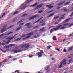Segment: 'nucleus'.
Listing matches in <instances>:
<instances>
[{"mask_svg": "<svg viewBox=\"0 0 73 73\" xmlns=\"http://www.w3.org/2000/svg\"><path fill=\"white\" fill-rule=\"evenodd\" d=\"M37 16H38V15H35L33 17L30 18L29 19V20H32V19H35V18H36V17H37Z\"/></svg>", "mask_w": 73, "mask_h": 73, "instance_id": "nucleus-8", "label": "nucleus"}, {"mask_svg": "<svg viewBox=\"0 0 73 73\" xmlns=\"http://www.w3.org/2000/svg\"><path fill=\"white\" fill-rule=\"evenodd\" d=\"M73 24H71L70 25V27H71V26H72V25H73Z\"/></svg>", "mask_w": 73, "mask_h": 73, "instance_id": "nucleus-64", "label": "nucleus"}, {"mask_svg": "<svg viewBox=\"0 0 73 73\" xmlns=\"http://www.w3.org/2000/svg\"><path fill=\"white\" fill-rule=\"evenodd\" d=\"M20 72V70H16L15 71V73H16V72Z\"/></svg>", "mask_w": 73, "mask_h": 73, "instance_id": "nucleus-35", "label": "nucleus"}, {"mask_svg": "<svg viewBox=\"0 0 73 73\" xmlns=\"http://www.w3.org/2000/svg\"><path fill=\"white\" fill-rule=\"evenodd\" d=\"M70 19H71V18H70L66 20L65 21V22H67V21H69V20H70Z\"/></svg>", "mask_w": 73, "mask_h": 73, "instance_id": "nucleus-28", "label": "nucleus"}, {"mask_svg": "<svg viewBox=\"0 0 73 73\" xmlns=\"http://www.w3.org/2000/svg\"><path fill=\"white\" fill-rule=\"evenodd\" d=\"M68 23H66V24H64L63 25L64 26H65V25H68Z\"/></svg>", "mask_w": 73, "mask_h": 73, "instance_id": "nucleus-46", "label": "nucleus"}, {"mask_svg": "<svg viewBox=\"0 0 73 73\" xmlns=\"http://www.w3.org/2000/svg\"><path fill=\"white\" fill-rule=\"evenodd\" d=\"M33 57V56L32 55H31V56H29V57L30 58H31V57Z\"/></svg>", "mask_w": 73, "mask_h": 73, "instance_id": "nucleus-55", "label": "nucleus"}, {"mask_svg": "<svg viewBox=\"0 0 73 73\" xmlns=\"http://www.w3.org/2000/svg\"><path fill=\"white\" fill-rule=\"evenodd\" d=\"M73 48V47H72L70 48H69L68 50V51H70V50H72V49Z\"/></svg>", "mask_w": 73, "mask_h": 73, "instance_id": "nucleus-23", "label": "nucleus"}, {"mask_svg": "<svg viewBox=\"0 0 73 73\" xmlns=\"http://www.w3.org/2000/svg\"><path fill=\"white\" fill-rule=\"evenodd\" d=\"M45 23H43L42 24V25H41L42 26H44V25H45Z\"/></svg>", "mask_w": 73, "mask_h": 73, "instance_id": "nucleus-48", "label": "nucleus"}, {"mask_svg": "<svg viewBox=\"0 0 73 73\" xmlns=\"http://www.w3.org/2000/svg\"><path fill=\"white\" fill-rule=\"evenodd\" d=\"M31 46V45H28L27 44H25V48H28V47H29Z\"/></svg>", "mask_w": 73, "mask_h": 73, "instance_id": "nucleus-12", "label": "nucleus"}, {"mask_svg": "<svg viewBox=\"0 0 73 73\" xmlns=\"http://www.w3.org/2000/svg\"><path fill=\"white\" fill-rule=\"evenodd\" d=\"M54 14L53 13L51 15H50L49 16H48V17H51V16H53V15H54Z\"/></svg>", "mask_w": 73, "mask_h": 73, "instance_id": "nucleus-27", "label": "nucleus"}, {"mask_svg": "<svg viewBox=\"0 0 73 73\" xmlns=\"http://www.w3.org/2000/svg\"><path fill=\"white\" fill-rule=\"evenodd\" d=\"M38 26H35L33 27V29H35L36 28H38Z\"/></svg>", "mask_w": 73, "mask_h": 73, "instance_id": "nucleus-39", "label": "nucleus"}, {"mask_svg": "<svg viewBox=\"0 0 73 73\" xmlns=\"http://www.w3.org/2000/svg\"><path fill=\"white\" fill-rule=\"evenodd\" d=\"M44 29H45V28H43L40 29L39 30V31H40V32L43 31L44 30Z\"/></svg>", "mask_w": 73, "mask_h": 73, "instance_id": "nucleus-18", "label": "nucleus"}, {"mask_svg": "<svg viewBox=\"0 0 73 73\" xmlns=\"http://www.w3.org/2000/svg\"><path fill=\"white\" fill-rule=\"evenodd\" d=\"M66 11H67L66 9H64V11H65V12Z\"/></svg>", "mask_w": 73, "mask_h": 73, "instance_id": "nucleus-60", "label": "nucleus"}, {"mask_svg": "<svg viewBox=\"0 0 73 73\" xmlns=\"http://www.w3.org/2000/svg\"><path fill=\"white\" fill-rule=\"evenodd\" d=\"M53 27H54V26H51V27H49V29H50V28H53Z\"/></svg>", "mask_w": 73, "mask_h": 73, "instance_id": "nucleus-59", "label": "nucleus"}, {"mask_svg": "<svg viewBox=\"0 0 73 73\" xmlns=\"http://www.w3.org/2000/svg\"><path fill=\"white\" fill-rule=\"evenodd\" d=\"M44 54V52H38V53H37L36 55H35V56H38V57L40 58L42 56V54Z\"/></svg>", "mask_w": 73, "mask_h": 73, "instance_id": "nucleus-4", "label": "nucleus"}, {"mask_svg": "<svg viewBox=\"0 0 73 73\" xmlns=\"http://www.w3.org/2000/svg\"><path fill=\"white\" fill-rule=\"evenodd\" d=\"M13 52H14L15 53H17L21 52H22V51L21 50H14Z\"/></svg>", "mask_w": 73, "mask_h": 73, "instance_id": "nucleus-7", "label": "nucleus"}, {"mask_svg": "<svg viewBox=\"0 0 73 73\" xmlns=\"http://www.w3.org/2000/svg\"><path fill=\"white\" fill-rule=\"evenodd\" d=\"M25 44L22 45L21 46V48H24V47L25 48Z\"/></svg>", "mask_w": 73, "mask_h": 73, "instance_id": "nucleus-32", "label": "nucleus"}, {"mask_svg": "<svg viewBox=\"0 0 73 73\" xmlns=\"http://www.w3.org/2000/svg\"><path fill=\"white\" fill-rule=\"evenodd\" d=\"M53 11H50L49 12H48V13H50V12H52Z\"/></svg>", "mask_w": 73, "mask_h": 73, "instance_id": "nucleus-54", "label": "nucleus"}, {"mask_svg": "<svg viewBox=\"0 0 73 73\" xmlns=\"http://www.w3.org/2000/svg\"><path fill=\"white\" fill-rule=\"evenodd\" d=\"M58 17H59L58 16L56 17H55V19H58Z\"/></svg>", "mask_w": 73, "mask_h": 73, "instance_id": "nucleus-44", "label": "nucleus"}, {"mask_svg": "<svg viewBox=\"0 0 73 73\" xmlns=\"http://www.w3.org/2000/svg\"><path fill=\"white\" fill-rule=\"evenodd\" d=\"M24 19H22V20H21L20 21H19L17 23V24H19V23H21V22H23V21H24Z\"/></svg>", "mask_w": 73, "mask_h": 73, "instance_id": "nucleus-15", "label": "nucleus"}, {"mask_svg": "<svg viewBox=\"0 0 73 73\" xmlns=\"http://www.w3.org/2000/svg\"><path fill=\"white\" fill-rule=\"evenodd\" d=\"M18 35L17 34H16L14 36H12V37H11V38L8 37L7 38H6V39H7L8 40H12V39H13V38H14V37H15V36H16V35Z\"/></svg>", "mask_w": 73, "mask_h": 73, "instance_id": "nucleus-5", "label": "nucleus"}, {"mask_svg": "<svg viewBox=\"0 0 73 73\" xmlns=\"http://www.w3.org/2000/svg\"><path fill=\"white\" fill-rule=\"evenodd\" d=\"M21 39V38H18L16 40V41H19V40H20Z\"/></svg>", "mask_w": 73, "mask_h": 73, "instance_id": "nucleus-36", "label": "nucleus"}, {"mask_svg": "<svg viewBox=\"0 0 73 73\" xmlns=\"http://www.w3.org/2000/svg\"><path fill=\"white\" fill-rule=\"evenodd\" d=\"M3 34H1L0 35V38L1 37H2V36H3Z\"/></svg>", "mask_w": 73, "mask_h": 73, "instance_id": "nucleus-49", "label": "nucleus"}, {"mask_svg": "<svg viewBox=\"0 0 73 73\" xmlns=\"http://www.w3.org/2000/svg\"><path fill=\"white\" fill-rule=\"evenodd\" d=\"M46 7H48L49 9H51L53 8V6H51V5H47L46 6Z\"/></svg>", "mask_w": 73, "mask_h": 73, "instance_id": "nucleus-10", "label": "nucleus"}, {"mask_svg": "<svg viewBox=\"0 0 73 73\" xmlns=\"http://www.w3.org/2000/svg\"><path fill=\"white\" fill-rule=\"evenodd\" d=\"M5 15V13H4L2 15V17H3V16H4Z\"/></svg>", "mask_w": 73, "mask_h": 73, "instance_id": "nucleus-56", "label": "nucleus"}, {"mask_svg": "<svg viewBox=\"0 0 73 73\" xmlns=\"http://www.w3.org/2000/svg\"><path fill=\"white\" fill-rule=\"evenodd\" d=\"M7 26V25H5L4 27V28L3 29L1 30V33H3V32H4L5 31V30H6V28L5 27Z\"/></svg>", "mask_w": 73, "mask_h": 73, "instance_id": "nucleus-9", "label": "nucleus"}, {"mask_svg": "<svg viewBox=\"0 0 73 73\" xmlns=\"http://www.w3.org/2000/svg\"><path fill=\"white\" fill-rule=\"evenodd\" d=\"M49 66H47L45 68V70H46V72H49L50 70H49Z\"/></svg>", "mask_w": 73, "mask_h": 73, "instance_id": "nucleus-6", "label": "nucleus"}, {"mask_svg": "<svg viewBox=\"0 0 73 73\" xmlns=\"http://www.w3.org/2000/svg\"><path fill=\"white\" fill-rule=\"evenodd\" d=\"M73 12L72 13V14L70 15V16L71 17H72V16H73Z\"/></svg>", "mask_w": 73, "mask_h": 73, "instance_id": "nucleus-51", "label": "nucleus"}, {"mask_svg": "<svg viewBox=\"0 0 73 73\" xmlns=\"http://www.w3.org/2000/svg\"><path fill=\"white\" fill-rule=\"evenodd\" d=\"M57 40V38H56V37H55V41H56Z\"/></svg>", "mask_w": 73, "mask_h": 73, "instance_id": "nucleus-63", "label": "nucleus"}, {"mask_svg": "<svg viewBox=\"0 0 73 73\" xmlns=\"http://www.w3.org/2000/svg\"><path fill=\"white\" fill-rule=\"evenodd\" d=\"M50 47H51V46H47V49H50Z\"/></svg>", "mask_w": 73, "mask_h": 73, "instance_id": "nucleus-34", "label": "nucleus"}, {"mask_svg": "<svg viewBox=\"0 0 73 73\" xmlns=\"http://www.w3.org/2000/svg\"><path fill=\"white\" fill-rule=\"evenodd\" d=\"M69 62H70V63H71L72 62H73V61H72V59H70L69 60Z\"/></svg>", "mask_w": 73, "mask_h": 73, "instance_id": "nucleus-26", "label": "nucleus"}, {"mask_svg": "<svg viewBox=\"0 0 73 73\" xmlns=\"http://www.w3.org/2000/svg\"><path fill=\"white\" fill-rule=\"evenodd\" d=\"M33 32H31V33H30L28 34V35H33Z\"/></svg>", "mask_w": 73, "mask_h": 73, "instance_id": "nucleus-19", "label": "nucleus"}, {"mask_svg": "<svg viewBox=\"0 0 73 73\" xmlns=\"http://www.w3.org/2000/svg\"><path fill=\"white\" fill-rule=\"evenodd\" d=\"M17 13H18V11H17L13 13V15H16V14Z\"/></svg>", "mask_w": 73, "mask_h": 73, "instance_id": "nucleus-37", "label": "nucleus"}, {"mask_svg": "<svg viewBox=\"0 0 73 73\" xmlns=\"http://www.w3.org/2000/svg\"><path fill=\"white\" fill-rule=\"evenodd\" d=\"M9 48V46H4V49H7Z\"/></svg>", "mask_w": 73, "mask_h": 73, "instance_id": "nucleus-17", "label": "nucleus"}, {"mask_svg": "<svg viewBox=\"0 0 73 73\" xmlns=\"http://www.w3.org/2000/svg\"><path fill=\"white\" fill-rule=\"evenodd\" d=\"M21 27H22V26H20L16 30H17V31L20 30V29L21 28Z\"/></svg>", "mask_w": 73, "mask_h": 73, "instance_id": "nucleus-16", "label": "nucleus"}, {"mask_svg": "<svg viewBox=\"0 0 73 73\" xmlns=\"http://www.w3.org/2000/svg\"><path fill=\"white\" fill-rule=\"evenodd\" d=\"M60 8H61V7H57V9H60Z\"/></svg>", "mask_w": 73, "mask_h": 73, "instance_id": "nucleus-57", "label": "nucleus"}, {"mask_svg": "<svg viewBox=\"0 0 73 73\" xmlns=\"http://www.w3.org/2000/svg\"><path fill=\"white\" fill-rule=\"evenodd\" d=\"M32 1L31 0H27L26 1H25V3L22 5H21L20 7V9L22 10L23 9H25V8H27V7H24V4H28L29 2Z\"/></svg>", "mask_w": 73, "mask_h": 73, "instance_id": "nucleus-1", "label": "nucleus"}, {"mask_svg": "<svg viewBox=\"0 0 73 73\" xmlns=\"http://www.w3.org/2000/svg\"><path fill=\"white\" fill-rule=\"evenodd\" d=\"M12 56H9L8 58L9 59H10V58H12Z\"/></svg>", "mask_w": 73, "mask_h": 73, "instance_id": "nucleus-40", "label": "nucleus"}, {"mask_svg": "<svg viewBox=\"0 0 73 73\" xmlns=\"http://www.w3.org/2000/svg\"><path fill=\"white\" fill-rule=\"evenodd\" d=\"M53 40H54V41H55V36H53Z\"/></svg>", "mask_w": 73, "mask_h": 73, "instance_id": "nucleus-45", "label": "nucleus"}, {"mask_svg": "<svg viewBox=\"0 0 73 73\" xmlns=\"http://www.w3.org/2000/svg\"><path fill=\"white\" fill-rule=\"evenodd\" d=\"M58 24V22H56L55 23V24Z\"/></svg>", "mask_w": 73, "mask_h": 73, "instance_id": "nucleus-52", "label": "nucleus"}, {"mask_svg": "<svg viewBox=\"0 0 73 73\" xmlns=\"http://www.w3.org/2000/svg\"><path fill=\"white\" fill-rule=\"evenodd\" d=\"M38 4H39V3H36L34 5H31L30 6V7H35V5H38Z\"/></svg>", "mask_w": 73, "mask_h": 73, "instance_id": "nucleus-11", "label": "nucleus"}, {"mask_svg": "<svg viewBox=\"0 0 73 73\" xmlns=\"http://www.w3.org/2000/svg\"><path fill=\"white\" fill-rule=\"evenodd\" d=\"M38 37H37L36 36H35L34 37V38H37Z\"/></svg>", "mask_w": 73, "mask_h": 73, "instance_id": "nucleus-58", "label": "nucleus"}, {"mask_svg": "<svg viewBox=\"0 0 73 73\" xmlns=\"http://www.w3.org/2000/svg\"><path fill=\"white\" fill-rule=\"evenodd\" d=\"M29 24H30V23H28L25 25V26H28V25H29Z\"/></svg>", "mask_w": 73, "mask_h": 73, "instance_id": "nucleus-30", "label": "nucleus"}, {"mask_svg": "<svg viewBox=\"0 0 73 73\" xmlns=\"http://www.w3.org/2000/svg\"><path fill=\"white\" fill-rule=\"evenodd\" d=\"M65 3V2H61L58 5H60L61 4H64Z\"/></svg>", "mask_w": 73, "mask_h": 73, "instance_id": "nucleus-20", "label": "nucleus"}, {"mask_svg": "<svg viewBox=\"0 0 73 73\" xmlns=\"http://www.w3.org/2000/svg\"><path fill=\"white\" fill-rule=\"evenodd\" d=\"M40 19L38 20L37 21H36L34 23V24H35V23H37V22H38L39 20H40Z\"/></svg>", "mask_w": 73, "mask_h": 73, "instance_id": "nucleus-41", "label": "nucleus"}, {"mask_svg": "<svg viewBox=\"0 0 73 73\" xmlns=\"http://www.w3.org/2000/svg\"><path fill=\"white\" fill-rule=\"evenodd\" d=\"M65 19V17H63L60 18V20H62V19Z\"/></svg>", "mask_w": 73, "mask_h": 73, "instance_id": "nucleus-29", "label": "nucleus"}, {"mask_svg": "<svg viewBox=\"0 0 73 73\" xmlns=\"http://www.w3.org/2000/svg\"><path fill=\"white\" fill-rule=\"evenodd\" d=\"M2 45H3V46H4V45H5V44L4 43H2Z\"/></svg>", "mask_w": 73, "mask_h": 73, "instance_id": "nucleus-53", "label": "nucleus"}, {"mask_svg": "<svg viewBox=\"0 0 73 73\" xmlns=\"http://www.w3.org/2000/svg\"><path fill=\"white\" fill-rule=\"evenodd\" d=\"M66 59H64L63 60V61L61 62V64L59 66L58 68H61L62 67L63 65H65L66 63Z\"/></svg>", "mask_w": 73, "mask_h": 73, "instance_id": "nucleus-2", "label": "nucleus"}, {"mask_svg": "<svg viewBox=\"0 0 73 73\" xmlns=\"http://www.w3.org/2000/svg\"><path fill=\"white\" fill-rule=\"evenodd\" d=\"M56 50L58 51V52H60V49H58V48H57L56 49Z\"/></svg>", "mask_w": 73, "mask_h": 73, "instance_id": "nucleus-50", "label": "nucleus"}, {"mask_svg": "<svg viewBox=\"0 0 73 73\" xmlns=\"http://www.w3.org/2000/svg\"><path fill=\"white\" fill-rule=\"evenodd\" d=\"M43 5H44L43 4H40L37 6V7L39 8H41Z\"/></svg>", "mask_w": 73, "mask_h": 73, "instance_id": "nucleus-13", "label": "nucleus"}, {"mask_svg": "<svg viewBox=\"0 0 73 73\" xmlns=\"http://www.w3.org/2000/svg\"><path fill=\"white\" fill-rule=\"evenodd\" d=\"M12 25H11L10 27H8L7 29H9V28H12Z\"/></svg>", "mask_w": 73, "mask_h": 73, "instance_id": "nucleus-43", "label": "nucleus"}, {"mask_svg": "<svg viewBox=\"0 0 73 73\" xmlns=\"http://www.w3.org/2000/svg\"><path fill=\"white\" fill-rule=\"evenodd\" d=\"M12 33H13V32H10L8 34H7L6 35H10V34H12Z\"/></svg>", "mask_w": 73, "mask_h": 73, "instance_id": "nucleus-25", "label": "nucleus"}, {"mask_svg": "<svg viewBox=\"0 0 73 73\" xmlns=\"http://www.w3.org/2000/svg\"><path fill=\"white\" fill-rule=\"evenodd\" d=\"M10 42V41H8L6 42L5 43V44H8Z\"/></svg>", "mask_w": 73, "mask_h": 73, "instance_id": "nucleus-21", "label": "nucleus"}, {"mask_svg": "<svg viewBox=\"0 0 73 73\" xmlns=\"http://www.w3.org/2000/svg\"><path fill=\"white\" fill-rule=\"evenodd\" d=\"M31 36H27V37H26V38H25V39H27V38H30V37Z\"/></svg>", "mask_w": 73, "mask_h": 73, "instance_id": "nucleus-22", "label": "nucleus"}, {"mask_svg": "<svg viewBox=\"0 0 73 73\" xmlns=\"http://www.w3.org/2000/svg\"><path fill=\"white\" fill-rule=\"evenodd\" d=\"M27 15V14H24L22 16V17H25V16Z\"/></svg>", "mask_w": 73, "mask_h": 73, "instance_id": "nucleus-33", "label": "nucleus"}, {"mask_svg": "<svg viewBox=\"0 0 73 73\" xmlns=\"http://www.w3.org/2000/svg\"><path fill=\"white\" fill-rule=\"evenodd\" d=\"M62 25H61L56 27L55 29V31L59 30V29H64L66 28V27H63L61 28V27H62Z\"/></svg>", "mask_w": 73, "mask_h": 73, "instance_id": "nucleus-3", "label": "nucleus"}, {"mask_svg": "<svg viewBox=\"0 0 73 73\" xmlns=\"http://www.w3.org/2000/svg\"><path fill=\"white\" fill-rule=\"evenodd\" d=\"M63 52H66V49H64L63 50Z\"/></svg>", "mask_w": 73, "mask_h": 73, "instance_id": "nucleus-47", "label": "nucleus"}, {"mask_svg": "<svg viewBox=\"0 0 73 73\" xmlns=\"http://www.w3.org/2000/svg\"><path fill=\"white\" fill-rule=\"evenodd\" d=\"M44 12V10H41L39 11L38 12V13H41V12Z\"/></svg>", "mask_w": 73, "mask_h": 73, "instance_id": "nucleus-31", "label": "nucleus"}, {"mask_svg": "<svg viewBox=\"0 0 73 73\" xmlns=\"http://www.w3.org/2000/svg\"><path fill=\"white\" fill-rule=\"evenodd\" d=\"M24 23H22L20 24L19 25H20V26H21V25H24Z\"/></svg>", "mask_w": 73, "mask_h": 73, "instance_id": "nucleus-38", "label": "nucleus"}, {"mask_svg": "<svg viewBox=\"0 0 73 73\" xmlns=\"http://www.w3.org/2000/svg\"><path fill=\"white\" fill-rule=\"evenodd\" d=\"M25 35H23V36H21V37H25Z\"/></svg>", "mask_w": 73, "mask_h": 73, "instance_id": "nucleus-61", "label": "nucleus"}, {"mask_svg": "<svg viewBox=\"0 0 73 73\" xmlns=\"http://www.w3.org/2000/svg\"><path fill=\"white\" fill-rule=\"evenodd\" d=\"M8 46H9H9H12V44H10Z\"/></svg>", "mask_w": 73, "mask_h": 73, "instance_id": "nucleus-62", "label": "nucleus"}, {"mask_svg": "<svg viewBox=\"0 0 73 73\" xmlns=\"http://www.w3.org/2000/svg\"><path fill=\"white\" fill-rule=\"evenodd\" d=\"M0 50H1V51H2V52H6V51H3V50L2 49H0Z\"/></svg>", "mask_w": 73, "mask_h": 73, "instance_id": "nucleus-42", "label": "nucleus"}, {"mask_svg": "<svg viewBox=\"0 0 73 73\" xmlns=\"http://www.w3.org/2000/svg\"><path fill=\"white\" fill-rule=\"evenodd\" d=\"M70 3V2H67L66 3L64 4V5H68V4H69V3Z\"/></svg>", "mask_w": 73, "mask_h": 73, "instance_id": "nucleus-24", "label": "nucleus"}, {"mask_svg": "<svg viewBox=\"0 0 73 73\" xmlns=\"http://www.w3.org/2000/svg\"><path fill=\"white\" fill-rule=\"evenodd\" d=\"M55 31V28H54L53 29H51L50 30V33H52L53 32H54Z\"/></svg>", "mask_w": 73, "mask_h": 73, "instance_id": "nucleus-14", "label": "nucleus"}]
</instances>
